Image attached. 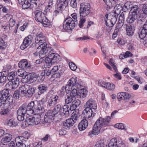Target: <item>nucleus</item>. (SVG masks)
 <instances>
[{
  "label": "nucleus",
  "mask_w": 147,
  "mask_h": 147,
  "mask_svg": "<svg viewBox=\"0 0 147 147\" xmlns=\"http://www.w3.org/2000/svg\"><path fill=\"white\" fill-rule=\"evenodd\" d=\"M111 119L110 116H107L105 118H99L95 123L92 131L89 132V135L92 137L94 135H98L101 128L109 125Z\"/></svg>",
  "instance_id": "f257e3e1"
},
{
  "label": "nucleus",
  "mask_w": 147,
  "mask_h": 147,
  "mask_svg": "<svg viewBox=\"0 0 147 147\" xmlns=\"http://www.w3.org/2000/svg\"><path fill=\"white\" fill-rule=\"evenodd\" d=\"M41 120V115L35 114L33 116H30L27 117L24 122L23 125H25L26 127L29 125H37L40 123Z\"/></svg>",
  "instance_id": "f03ea898"
},
{
  "label": "nucleus",
  "mask_w": 147,
  "mask_h": 147,
  "mask_svg": "<svg viewBox=\"0 0 147 147\" xmlns=\"http://www.w3.org/2000/svg\"><path fill=\"white\" fill-rule=\"evenodd\" d=\"M52 49L51 47H47V45H40L38 47L36 51V52L34 53V55L39 54V56L41 58H43L49 55L51 52Z\"/></svg>",
  "instance_id": "7ed1b4c3"
},
{
  "label": "nucleus",
  "mask_w": 147,
  "mask_h": 147,
  "mask_svg": "<svg viewBox=\"0 0 147 147\" xmlns=\"http://www.w3.org/2000/svg\"><path fill=\"white\" fill-rule=\"evenodd\" d=\"M60 56L57 53H51L47 57L45 60L46 65L50 67L53 64L59 61Z\"/></svg>",
  "instance_id": "20e7f679"
},
{
  "label": "nucleus",
  "mask_w": 147,
  "mask_h": 147,
  "mask_svg": "<svg viewBox=\"0 0 147 147\" xmlns=\"http://www.w3.org/2000/svg\"><path fill=\"white\" fill-rule=\"evenodd\" d=\"M37 79V76L34 73H30L25 75V76L22 80V82L23 83L29 84L35 81Z\"/></svg>",
  "instance_id": "39448f33"
},
{
  "label": "nucleus",
  "mask_w": 147,
  "mask_h": 147,
  "mask_svg": "<svg viewBox=\"0 0 147 147\" xmlns=\"http://www.w3.org/2000/svg\"><path fill=\"white\" fill-rule=\"evenodd\" d=\"M90 5L88 3H82L80 5V14L83 17L87 16L90 12Z\"/></svg>",
  "instance_id": "423d86ee"
},
{
  "label": "nucleus",
  "mask_w": 147,
  "mask_h": 147,
  "mask_svg": "<svg viewBox=\"0 0 147 147\" xmlns=\"http://www.w3.org/2000/svg\"><path fill=\"white\" fill-rule=\"evenodd\" d=\"M75 25L74 21L71 17H69L64 21L63 27L64 30H68L74 28Z\"/></svg>",
  "instance_id": "0eeeda50"
},
{
  "label": "nucleus",
  "mask_w": 147,
  "mask_h": 147,
  "mask_svg": "<svg viewBox=\"0 0 147 147\" xmlns=\"http://www.w3.org/2000/svg\"><path fill=\"white\" fill-rule=\"evenodd\" d=\"M116 16V15H115V16H113L110 15L108 16L107 14H106L105 15V20L107 26L110 27L113 26L117 21Z\"/></svg>",
  "instance_id": "6e6552de"
},
{
  "label": "nucleus",
  "mask_w": 147,
  "mask_h": 147,
  "mask_svg": "<svg viewBox=\"0 0 147 147\" xmlns=\"http://www.w3.org/2000/svg\"><path fill=\"white\" fill-rule=\"evenodd\" d=\"M26 112V106L24 105H22L17 111V119L19 121H22L24 120V116Z\"/></svg>",
  "instance_id": "1a4fd4ad"
},
{
  "label": "nucleus",
  "mask_w": 147,
  "mask_h": 147,
  "mask_svg": "<svg viewBox=\"0 0 147 147\" xmlns=\"http://www.w3.org/2000/svg\"><path fill=\"white\" fill-rule=\"evenodd\" d=\"M58 96L56 95H52L50 96L49 94L47 96L46 98L49 99L47 102V106L49 107H53L57 103Z\"/></svg>",
  "instance_id": "9d476101"
},
{
  "label": "nucleus",
  "mask_w": 147,
  "mask_h": 147,
  "mask_svg": "<svg viewBox=\"0 0 147 147\" xmlns=\"http://www.w3.org/2000/svg\"><path fill=\"white\" fill-rule=\"evenodd\" d=\"M19 84V80L18 78L16 77L7 84L6 86L10 90L15 89L18 86Z\"/></svg>",
  "instance_id": "9b49d317"
},
{
  "label": "nucleus",
  "mask_w": 147,
  "mask_h": 147,
  "mask_svg": "<svg viewBox=\"0 0 147 147\" xmlns=\"http://www.w3.org/2000/svg\"><path fill=\"white\" fill-rule=\"evenodd\" d=\"M52 112V111H49L46 113L45 115L44 120L42 121L43 123L45 125H48L51 122L52 120L54 119V116Z\"/></svg>",
  "instance_id": "f8f14e48"
},
{
  "label": "nucleus",
  "mask_w": 147,
  "mask_h": 147,
  "mask_svg": "<svg viewBox=\"0 0 147 147\" xmlns=\"http://www.w3.org/2000/svg\"><path fill=\"white\" fill-rule=\"evenodd\" d=\"M124 145L122 141L117 142L116 138L111 139L110 141L108 147H124Z\"/></svg>",
  "instance_id": "ddd939ff"
},
{
  "label": "nucleus",
  "mask_w": 147,
  "mask_h": 147,
  "mask_svg": "<svg viewBox=\"0 0 147 147\" xmlns=\"http://www.w3.org/2000/svg\"><path fill=\"white\" fill-rule=\"evenodd\" d=\"M32 39V37L31 35L26 37L24 39L23 42L20 46L21 49L23 50L27 48L31 43Z\"/></svg>",
  "instance_id": "4468645a"
},
{
  "label": "nucleus",
  "mask_w": 147,
  "mask_h": 147,
  "mask_svg": "<svg viewBox=\"0 0 147 147\" xmlns=\"http://www.w3.org/2000/svg\"><path fill=\"white\" fill-rule=\"evenodd\" d=\"M15 142L17 147H30L28 145L26 146L25 144V140L24 137L21 136L17 137L15 139Z\"/></svg>",
  "instance_id": "2eb2a0df"
},
{
  "label": "nucleus",
  "mask_w": 147,
  "mask_h": 147,
  "mask_svg": "<svg viewBox=\"0 0 147 147\" xmlns=\"http://www.w3.org/2000/svg\"><path fill=\"white\" fill-rule=\"evenodd\" d=\"M38 1L36 0H27L26 4L23 5V9H26L30 7L36 8L37 6Z\"/></svg>",
  "instance_id": "dca6fc26"
},
{
  "label": "nucleus",
  "mask_w": 147,
  "mask_h": 147,
  "mask_svg": "<svg viewBox=\"0 0 147 147\" xmlns=\"http://www.w3.org/2000/svg\"><path fill=\"white\" fill-rule=\"evenodd\" d=\"M77 78L76 77L72 78L70 79L67 82V84L66 85L67 89L71 90L72 89V88H74V86L77 82Z\"/></svg>",
  "instance_id": "f3484780"
},
{
  "label": "nucleus",
  "mask_w": 147,
  "mask_h": 147,
  "mask_svg": "<svg viewBox=\"0 0 147 147\" xmlns=\"http://www.w3.org/2000/svg\"><path fill=\"white\" fill-rule=\"evenodd\" d=\"M106 5V9L107 10L111 9L115 4L119 2V0H103Z\"/></svg>",
  "instance_id": "a211bd4d"
},
{
  "label": "nucleus",
  "mask_w": 147,
  "mask_h": 147,
  "mask_svg": "<svg viewBox=\"0 0 147 147\" xmlns=\"http://www.w3.org/2000/svg\"><path fill=\"white\" fill-rule=\"evenodd\" d=\"M12 138V135L9 134H6L3 136L1 139V143L4 145H7L10 141Z\"/></svg>",
  "instance_id": "6ab92c4d"
},
{
  "label": "nucleus",
  "mask_w": 147,
  "mask_h": 147,
  "mask_svg": "<svg viewBox=\"0 0 147 147\" xmlns=\"http://www.w3.org/2000/svg\"><path fill=\"white\" fill-rule=\"evenodd\" d=\"M88 125V121L86 119L82 120L78 125V128L80 131L84 130L87 127Z\"/></svg>",
  "instance_id": "aec40b11"
},
{
  "label": "nucleus",
  "mask_w": 147,
  "mask_h": 147,
  "mask_svg": "<svg viewBox=\"0 0 147 147\" xmlns=\"http://www.w3.org/2000/svg\"><path fill=\"white\" fill-rule=\"evenodd\" d=\"M65 4H63L61 3L57 2L56 7L55 10L54 12L57 13H61L62 10L64 9L65 7Z\"/></svg>",
  "instance_id": "412c9836"
},
{
  "label": "nucleus",
  "mask_w": 147,
  "mask_h": 147,
  "mask_svg": "<svg viewBox=\"0 0 147 147\" xmlns=\"http://www.w3.org/2000/svg\"><path fill=\"white\" fill-rule=\"evenodd\" d=\"M137 17V14L135 12H130L129 15L127 19V21L128 23H132L136 20Z\"/></svg>",
  "instance_id": "4be33fe9"
},
{
  "label": "nucleus",
  "mask_w": 147,
  "mask_h": 147,
  "mask_svg": "<svg viewBox=\"0 0 147 147\" xmlns=\"http://www.w3.org/2000/svg\"><path fill=\"white\" fill-rule=\"evenodd\" d=\"M74 123V122L72 119H68L63 122V126L64 128L67 129L72 126Z\"/></svg>",
  "instance_id": "5701e85b"
},
{
  "label": "nucleus",
  "mask_w": 147,
  "mask_h": 147,
  "mask_svg": "<svg viewBox=\"0 0 147 147\" xmlns=\"http://www.w3.org/2000/svg\"><path fill=\"white\" fill-rule=\"evenodd\" d=\"M92 112L91 109L87 107L83 111V114L85 118H89L92 117Z\"/></svg>",
  "instance_id": "b1692460"
},
{
  "label": "nucleus",
  "mask_w": 147,
  "mask_h": 147,
  "mask_svg": "<svg viewBox=\"0 0 147 147\" xmlns=\"http://www.w3.org/2000/svg\"><path fill=\"white\" fill-rule=\"evenodd\" d=\"M86 106L92 109L95 110L97 108V105L96 102L92 99L88 100L86 103Z\"/></svg>",
  "instance_id": "393cba45"
},
{
  "label": "nucleus",
  "mask_w": 147,
  "mask_h": 147,
  "mask_svg": "<svg viewBox=\"0 0 147 147\" xmlns=\"http://www.w3.org/2000/svg\"><path fill=\"white\" fill-rule=\"evenodd\" d=\"M45 17L44 13L41 11L38 12L35 16L36 20L39 22H42Z\"/></svg>",
  "instance_id": "a878e982"
},
{
  "label": "nucleus",
  "mask_w": 147,
  "mask_h": 147,
  "mask_svg": "<svg viewBox=\"0 0 147 147\" xmlns=\"http://www.w3.org/2000/svg\"><path fill=\"white\" fill-rule=\"evenodd\" d=\"M44 111L43 105L40 104H38L34 109V113H36V114L41 115L42 113L44 112Z\"/></svg>",
  "instance_id": "bb28decb"
},
{
  "label": "nucleus",
  "mask_w": 147,
  "mask_h": 147,
  "mask_svg": "<svg viewBox=\"0 0 147 147\" xmlns=\"http://www.w3.org/2000/svg\"><path fill=\"white\" fill-rule=\"evenodd\" d=\"M51 111H52V113L53 114V116L55 117V115L57 114H59V115H60L62 111V109L61 106L59 105H58L55 107L53 110Z\"/></svg>",
  "instance_id": "cd10ccee"
},
{
  "label": "nucleus",
  "mask_w": 147,
  "mask_h": 147,
  "mask_svg": "<svg viewBox=\"0 0 147 147\" xmlns=\"http://www.w3.org/2000/svg\"><path fill=\"white\" fill-rule=\"evenodd\" d=\"M88 93L87 90L85 88H83L79 90L78 92V97L81 98H85Z\"/></svg>",
  "instance_id": "c85d7f7f"
},
{
  "label": "nucleus",
  "mask_w": 147,
  "mask_h": 147,
  "mask_svg": "<svg viewBox=\"0 0 147 147\" xmlns=\"http://www.w3.org/2000/svg\"><path fill=\"white\" fill-rule=\"evenodd\" d=\"M18 65L19 67L23 69L30 67V65L28 63L26 59L22 60L19 63Z\"/></svg>",
  "instance_id": "c756f323"
},
{
  "label": "nucleus",
  "mask_w": 147,
  "mask_h": 147,
  "mask_svg": "<svg viewBox=\"0 0 147 147\" xmlns=\"http://www.w3.org/2000/svg\"><path fill=\"white\" fill-rule=\"evenodd\" d=\"M13 101V98L11 96L9 95L6 98H5L4 99L1 101V106L2 104H9L12 103Z\"/></svg>",
  "instance_id": "7c9ffc66"
},
{
  "label": "nucleus",
  "mask_w": 147,
  "mask_h": 147,
  "mask_svg": "<svg viewBox=\"0 0 147 147\" xmlns=\"http://www.w3.org/2000/svg\"><path fill=\"white\" fill-rule=\"evenodd\" d=\"M115 127L119 129L124 130L125 131L129 129V127L121 123H117L115 125Z\"/></svg>",
  "instance_id": "2f4dec72"
},
{
  "label": "nucleus",
  "mask_w": 147,
  "mask_h": 147,
  "mask_svg": "<svg viewBox=\"0 0 147 147\" xmlns=\"http://www.w3.org/2000/svg\"><path fill=\"white\" fill-rule=\"evenodd\" d=\"M123 10L122 4H117L115 7L114 9V13L117 16H118L121 12V10Z\"/></svg>",
  "instance_id": "473e14b6"
},
{
  "label": "nucleus",
  "mask_w": 147,
  "mask_h": 147,
  "mask_svg": "<svg viewBox=\"0 0 147 147\" xmlns=\"http://www.w3.org/2000/svg\"><path fill=\"white\" fill-rule=\"evenodd\" d=\"M132 7V4L130 1H127L123 7V10L125 12H127L128 10H130Z\"/></svg>",
  "instance_id": "72a5a7b5"
},
{
  "label": "nucleus",
  "mask_w": 147,
  "mask_h": 147,
  "mask_svg": "<svg viewBox=\"0 0 147 147\" xmlns=\"http://www.w3.org/2000/svg\"><path fill=\"white\" fill-rule=\"evenodd\" d=\"M28 87H29V85H24L22 86L20 88V90H21V94L26 96Z\"/></svg>",
  "instance_id": "f704fd0d"
},
{
  "label": "nucleus",
  "mask_w": 147,
  "mask_h": 147,
  "mask_svg": "<svg viewBox=\"0 0 147 147\" xmlns=\"http://www.w3.org/2000/svg\"><path fill=\"white\" fill-rule=\"evenodd\" d=\"M127 34L129 36H132L134 32V28L131 26L127 25L126 26Z\"/></svg>",
  "instance_id": "c9c22d12"
},
{
  "label": "nucleus",
  "mask_w": 147,
  "mask_h": 147,
  "mask_svg": "<svg viewBox=\"0 0 147 147\" xmlns=\"http://www.w3.org/2000/svg\"><path fill=\"white\" fill-rule=\"evenodd\" d=\"M62 113L64 114L65 116L67 117L69 115V107L68 105H65L63 106Z\"/></svg>",
  "instance_id": "e433bc0d"
},
{
  "label": "nucleus",
  "mask_w": 147,
  "mask_h": 147,
  "mask_svg": "<svg viewBox=\"0 0 147 147\" xmlns=\"http://www.w3.org/2000/svg\"><path fill=\"white\" fill-rule=\"evenodd\" d=\"M75 99V98L68 94L65 98V102L67 104H69L71 102H73V101Z\"/></svg>",
  "instance_id": "4c0bfd02"
},
{
  "label": "nucleus",
  "mask_w": 147,
  "mask_h": 147,
  "mask_svg": "<svg viewBox=\"0 0 147 147\" xmlns=\"http://www.w3.org/2000/svg\"><path fill=\"white\" fill-rule=\"evenodd\" d=\"M35 92V90L34 88L31 87L29 86L26 96L27 97H31L34 93Z\"/></svg>",
  "instance_id": "58836bf2"
},
{
  "label": "nucleus",
  "mask_w": 147,
  "mask_h": 147,
  "mask_svg": "<svg viewBox=\"0 0 147 147\" xmlns=\"http://www.w3.org/2000/svg\"><path fill=\"white\" fill-rule=\"evenodd\" d=\"M4 123L5 125H7L9 126H15L18 125L17 122H15L11 119L7 121V122L4 121Z\"/></svg>",
  "instance_id": "ea45409f"
},
{
  "label": "nucleus",
  "mask_w": 147,
  "mask_h": 147,
  "mask_svg": "<svg viewBox=\"0 0 147 147\" xmlns=\"http://www.w3.org/2000/svg\"><path fill=\"white\" fill-rule=\"evenodd\" d=\"M105 88L110 90H113L115 88V86L112 83L107 82Z\"/></svg>",
  "instance_id": "a19ab883"
},
{
  "label": "nucleus",
  "mask_w": 147,
  "mask_h": 147,
  "mask_svg": "<svg viewBox=\"0 0 147 147\" xmlns=\"http://www.w3.org/2000/svg\"><path fill=\"white\" fill-rule=\"evenodd\" d=\"M9 94V91L7 89H5L3 90L1 92V101L6 98Z\"/></svg>",
  "instance_id": "79ce46f5"
},
{
  "label": "nucleus",
  "mask_w": 147,
  "mask_h": 147,
  "mask_svg": "<svg viewBox=\"0 0 147 147\" xmlns=\"http://www.w3.org/2000/svg\"><path fill=\"white\" fill-rule=\"evenodd\" d=\"M27 73L26 71L22 69H19L16 72V74L19 76L23 77L24 76H25Z\"/></svg>",
  "instance_id": "37998d69"
},
{
  "label": "nucleus",
  "mask_w": 147,
  "mask_h": 147,
  "mask_svg": "<svg viewBox=\"0 0 147 147\" xmlns=\"http://www.w3.org/2000/svg\"><path fill=\"white\" fill-rule=\"evenodd\" d=\"M68 91H71L70 94H68L70 95L73 97L75 98L76 97H78V92L77 90L75 88H72V89L71 90H68Z\"/></svg>",
  "instance_id": "c03bdc74"
},
{
  "label": "nucleus",
  "mask_w": 147,
  "mask_h": 147,
  "mask_svg": "<svg viewBox=\"0 0 147 147\" xmlns=\"http://www.w3.org/2000/svg\"><path fill=\"white\" fill-rule=\"evenodd\" d=\"M1 83H3V84L5 83L7 80L6 77L7 76V74L1 72Z\"/></svg>",
  "instance_id": "a18cd8bd"
},
{
  "label": "nucleus",
  "mask_w": 147,
  "mask_h": 147,
  "mask_svg": "<svg viewBox=\"0 0 147 147\" xmlns=\"http://www.w3.org/2000/svg\"><path fill=\"white\" fill-rule=\"evenodd\" d=\"M122 25H118L116 27L112 35V38L113 39L115 38L117 36L119 31V28Z\"/></svg>",
  "instance_id": "49530a36"
},
{
  "label": "nucleus",
  "mask_w": 147,
  "mask_h": 147,
  "mask_svg": "<svg viewBox=\"0 0 147 147\" xmlns=\"http://www.w3.org/2000/svg\"><path fill=\"white\" fill-rule=\"evenodd\" d=\"M38 89L41 93H43L46 91L47 90V87L44 85L41 84L39 85Z\"/></svg>",
  "instance_id": "de8ad7c7"
},
{
  "label": "nucleus",
  "mask_w": 147,
  "mask_h": 147,
  "mask_svg": "<svg viewBox=\"0 0 147 147\" xmlns=\"http://www.w3.org/2000/svg\"><path fill=\"white\" fill-rule=\"evenodd\" d=\"M41 22L42 23L43 26L45 27H47L51 24L50 21L47 19L46 17Z\"/></svg>",
  "instance_id": "09e8293b"
},
{
  "label": "nucleus",
  "mask_w": 147,
  "mask_h": 147,
  "mask_svg": "<svg viewBox=\"0 0 147 147\" xmlns=\"http://www.w3.org/2000/svg\"><path fill=\"white\" fill-rule=\"evenodd\" d=\"M3 39H1V49H5L6 47V44L5 42H4L3 39L6 38L7 36L6 35H4V36H3Z\"/></svg>",
  "instance_id": "8fccbe9b"
},
{
  "label": "nucleus",
  "mask_w": 147,
  "mask_h": 147,
  "mask_svg": "<svg viewBox=\"0 0 147 147\" xmlns=\"http://www.w3.org/2000/svg\"><path fill=\"white\" fill-rule=\"evenodd\" d=\"M79 117V115L78 113L73 112V113L72 114L71 118L69 119H72L73 121L75 123V121L77 120Z\"/></svg>",
  "instance_id": "3c124183"
},
{
  "label": "nucleus",
  "mask_w": 147,
  "mask_h": 147,
  "mask_svg": "<svg viewBox=\"0 0 147 147\" xmlns=\"http://www.w3.org/2000/svg\"><path fill=\"white\" fill-rule=\"evenodd\" d=\"M3 69L2 70L1 73L6 74H7V71L10 70L11 68V66L10 65H8L5 66L3 67Z\"/></svg>",
  "instance_id": "603ef678"
},
{
  "label": "nucleus",
  "mask_w": 147,
  "mask_h": 147,
  "mask_svg": "<svg viewBox=\"0 0 147 147\" xmlns=\"http://www.w3.org/2000/svg\"><path fill=\"white\" fill-rule=\"evenodd\" d=\"M43 38H40V40H41L40 41L38 40L37 43L39 45H47V43L46 42V38L44 36H43Z\"/></svg>",
  "instance_id": "864d4df0"
},
{
  "label": "nucleus",
  "mask_w": 147,
  "mask_h": 147,
  "mask_svg": "<svg viewBox=\"0 0 147 147\" xmlns=\"http://www.w3.org/2000/svg\"><path fill=\"white\" fill-rule=\"evenodd\" d=\"M43 36H44V35H43V34L41 33H37L36 35L35 39L36 43H37L38 40L40 41L41 40H40V38H44Z\"/></svg>",
  "instance_id": "5fc2aeb1"
},
{
  "label": "nucleus",
  "mask_w": 147,
  "mask_h": 147,
  "mask_svg": "<svg viewBox=\"0 0 147 147\" xmlns=\"http://www.w3.org/2000/svg\"><path fill=\"white\" fill-rule=\"evenodd\" d=\"M86 21V19L83 17L81 18L78 24L80 28H82L84 25V24Z\"/></svg>",
  "instance_id": "6e6d98bb"
},
{
  "label": "nucleus",
  "mask_w": 147,
  "mask_h": 147,
  "mask_svg": "<svg viewBox=\"0 0 147 147\" xmlns=\"http://www.w3.org/2000/svg\"><path fill=\"white\" fill-rule=\"evenodd\" d=\"M125 17L124 15L123 12L121 13L119 17V22H121V24H118V25H122V26L123 25V22L124 21Z\"/></svg>",
  "instance_id": "4d7b16f0"
},
{
  "label": "nucleus",
  "mask_w": 147,
  "mask_h": 147,
  "mask_svg": "<svg viewBox=\"0 0 147 147\" xmlns=\"http://www.w3.org/2000/svg\"><path fill=\"white\" fill-rule=\"evenodd\" d=\"M70 69L73 71H75L77 68V66L73 62H70L69 63Z\"/></svg>",
  "instance_id": "13d9d810"
},
{
  "label": "nucleus",
  "mask_w": 147,
  "mask_h": 147,
  "mask_svg": "<svg viewBox=\"0 0 147 147\" xmlns=\"http://www.w3.org/2000/svg\"><path fill=\"white\" fill-rule=\"evenodd\" d=\"M109 63L110 65L113 67V69L115 70V71L117 72V69L116 66L115 65L114 61L112 59H110L109 61Z\"/></svg>",
  "instance_id": "bf43d9fd"
},
{
  "label": "nucleus",
  "mask_w": 147,
  "mask_h": 147,
  "mask_svg": "<svg viewBox=\"0 0 147 147\" xmlns=\"http://www.w3.org/2000/svg\"><path fill=\"white\" fill-rule=\"evenodd\" d=\"M72 103V106H73L74 107H75V108H76L80 105V101L78 99L75 100L74 101H73Z\"/></svg>",
  "instance_id": "052dcab7"
},
{
  "label": "nucleus",
  "mask_w": 147,
  "mask_h": 147,
  "mask_svg": "<svg viewBox=\"0 0 147 147\" xmlns=\"http://www.w3.org/2000/svg\"><path fill=\"white\" fill-rule=\"evenodd\" d=\"M53 1L52 0H50L49 1L47 7H46V9L47 10V11L48 10L49 11L52 8L53 4Z\"/></svg>",
  "instance_id": "680f3d73"
},
{
  "label": "nucleus",
  "mask_w": 147,
  "mask_h": 147,
  "mask_svg": "<svg viewBox=\"0 0 147 147\" xmlns=\"http://www.w3.org/2000/svg\"><path fill=\"white\" fill-rule=\"evenodd\" d=\"M15 72H11L9 74L7 77V79L9 80H11L15 78Z\"/></svg>",
  "instance_id": "e2e57ef3"
},
{
  "label": "nucleus",
  "mask_w": 147,
  "mask_h": 147,
  "mask_svg": "<svg viewBox=\"0 0 147 147\" xmlns=\"http://www.w3.org/2000/svg\"><path fill=\"white\" fill-rule=\"evenodd\" d=\"M94 147H104V143L101 140L99 141Z\"/></svg>",
  "instance_id": "0e129e2a"
},
{
  "label": "nucleus",
  "mask_w": 147,
  "mask_h": 147,
  "mask_svg": "<svg viewBox=\"0 0 147 147\" xmlns=\"http://www.w3.org/2000/svg\"><path fill=\"white\" fill-rule=\"evenodd\" d=\"M27 110V114L29 115H30L32 114L35 113L34 110L32 109H30L29 108L26 107Z\"/></svg>",
  "instance_id": "69168bd1"
},
{
  "label": "nucleus",
  "mask_w": 147,
  "mask_h": 147,
  "mask_svg": "<svg viewBox=\"0 0 147 147\" xmlns=\"http://www.w3.org/2000/svg\"><path fill=\"white\" fill-rule=\"evenodd\" d=\"M106 83L102 80H99L98 81V84L99 86L103 87L105 88V86H106Z\"/></svg>",
  "instance_id": "338daca9"
},
{
  "label": "nucleus",
  "mask_w": 147,
  "mask_h": 147,
  "mask_svg": "<svg viewBox=\"0 0 147 147\" xmlns=\"http://www.w3.org/2000/svg\"><path fill=\"white\" fill-rule=\"evenodd\" d=\"M138 9V6L136 5L133 6L132 5V7L131 8L130 12H131L132 13L135 12L137 14V12Z\"/></svg>",
  "instance_id": "774afa93"
}]
</instances>
